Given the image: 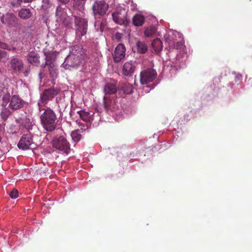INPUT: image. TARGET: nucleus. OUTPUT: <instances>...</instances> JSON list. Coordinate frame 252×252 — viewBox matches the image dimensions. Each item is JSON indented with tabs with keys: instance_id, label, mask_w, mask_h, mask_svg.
<instances>
[{
	"instance_id": "f257e3e1",
	"label": "nucleus",
	"mask_w": 252,
	"mask_h": 252,
	"mask_svg": "<svg viewBox=\"0 0 252 252\" xmlns=\"http://www.w3.org/2000/svg\"><path fill=\"white\" fill-rule=\"evenodd\" d=\"M55 133L56 135L52 141L53 147L63 153L68 154L70 151V145L66 140L64 132L62 129L58 128Z\"/></svg>"
},
{
	"instance_id": "f03ea898",
	"label": "nucleus",
	"mask_w": 252,
	"mask_h": 252,
	"mask_svg": "<svg viewBox=\"0 0 252 252\" xmlns=\"http://www.w3.org/2000/svg\"><path fill=\"white\" fill-rule=\"evenodd\" d=\"M8 69L12 74L19 75L23 73L25 77H28L31 72L30 66L25 67L24 63L20 58L14 57L7 64Z\"/></svg>"
},
{
	"instance_id": "7ed1b4c3",
	"label": "nucleus",
	"mask_w": 252,
	"mask_h": 252,
	"mask_svg": "<svg viewBox=\"0 0 252 252\" xmlns=\"http://www.w3.org/2000/svg\"><path fill=\"white\" fill-rule=\"evenodd\" d=\"M40 120L43 128L49 132L54 131L57 126V116L50 108H47L40 116Z\"/></svg>"
},
{
	"instance_id": "20e7f679",
	"label": "nucleus",
	"mask_w": 252,
	"mask_h": 252,
	"mask_svg": "<svg viewBox=\"0 0 252 252\" xmlns=\"http://www.w3.org/2000/svg\"><path fill=\"white\" fill-rule=\"evenodd\" d=\"M60 91V89L58 88H51L45 90L41 94L40 100L37 103L39 111H41V107L46 104L49 100H51Z\"/></svg>"
},
{
	"instance_id": "39448f33",
	"label": "nucleus",
	"mask_w": 252,
	"mask_h": 252,
	"mask_svg": "<svg viewBox=\"0 0 252 252\" xmlns=\"http://www.w3.org/2000/svg\"><path fill=\"white\" fill-rule=\"evenodd\" d=\"M76 36L79 38L85 35L88 30V21L79 16H74Z\"/></svg>"
},
{
	"instance_id": "423d86ee",
	"label": "nucleus",
	"mask_w": 252,
	"mask_h": 252,
	"mask_svg": "<svg viewBox=\"0 0 252 252\" xmlns=\"http://www.w3.org/2000/svg\"><path fill=\"white\" fill-rule=\"evenodd\" d=\"M127 10L122 7H118L116 11L112 14L113 19L114 22L119 25H127L129 21L127 18Z\"/></svg>"
},
{
	"instance_id": "0eeeda50",
	"label": "nucleus",
	"mask_w": 252,
	"mask_h": 252,
	"mask_svg": "<svg viewBox=\"0 0 252 252\" xmlns=\"http://www.w3.org/2000/svg\"><path fill=\"white\" fill-rule=\"evenodd\" d=\"M157 73L154 69L147 68L140 73V83L142 85L147 84L153 82L157 78Z\"/></svg>"
},
{
	"instance_id": "6e6552de",
	"label": "nucleus",
	"mask_w": 252,
	"mask_h": 252,
	"mask_svg": "<svg viewBox=\"0 0 252 252\" xmlns=\"http://www.w3.org/2000/svg\"><path fill=\"white\" fill-rule=\"evenodd\" d=\"M1 23L7 28L11 29L16 27L18 24V19L13 13H6L0 17Z\"/></svg>"
},
{
	"instance_id": "1a4fd4ad",
	"label": "nucleus",
	"mask_w": 252,
	"mask_h": 252,
	"mask_svg": "<svg viewBox=\"0 0 252 252\" xmlns=\"http://www.w3.org/2000/svg\"><path fill=\"white\" fill-rule=\"evenodd\" d=\"M108 4L103 0L96 1L93 5V9L94 16L105 15L108 9Z\"/></svg>"
},
{
	"instance_id": "9d476101",
	"label": "nucleus",
	"mask_w": 252,
	"mask_h": 252,
	"mask_svg": "<svg viewBox=\"0 0 252 252\" xmlns=\"http://www.w3.org/2000/svg\"><path fill=\"white\" fill-rule=\"evenodd\" d=\"M24 105V101L18 95H12L8 107L10 110L16 111L19 110Z\"/></svg>"
},
{
	"instance_id": "9b49d317",
	"label": "nucleus",
	"mask_w": 252,
	"mask_h": 252,
	"mask_svg": "<svg viewBox=\"0 0 252 252\" xmlns=\"http://www.w3.org/2000/svg\"><path fill=\"white\" fill-rule=\"evenodd\" d=\"M32 144L33 141L31 135L24 134L21 138L18 144V147L20 149L26 150L31 149Z\"/></svg>"
},
{
	"instance_id": "f8f14e48",
	"label": "nucleus",
	"mask_w": 252,
	"mask_h": 252,
	"mask_svg": "<svg viewBox=\"0 0 252 252\" xmlns=\"http://www.w3.org/2000/svg\"><path fill=\"white\" fill-rule=\"evenodd\" d=\"M103 105L107 112H116L118 109V105L114 99H111L108 96L103 97Z\"/></svg>"
},
{
	"instance_id": "ddd939ff",
	"label": "nucleus",
	"mask_w": 252,
	"mask_h": 252,
	"mask_svg": "<svg viewBox=\"0 0 252 252\" xmlns=\"http://www.w3.org/2000/svg\"><path fill=\"white\" fill-rule=\"evenodd\" d=\"M126 48L122 43L119 44L115 48L113 54L114 61L116 63L120 62L125 57Z\"/></svg>"
},
{
	"instance_id": "4468645a",
	"label": "nucleus",
	"mask_w": 252,
	"mask_h": 252,
	"mask_svg": "<svg viewBox=\"0 0 252 252\" xmlns=\"http://www.w3.org/2000/svg\"><path fill=\"white\" fill-rule=\"evenodd\" d=\"M82 62V58L79 56L69 55L66 58L63 63L64 65H68L71 67H75L79 65Z\"/></svg>"
},
{
	"instance_id": "2eb2a0df",
	"label": "nucleus",
	"mask_w": 252,
	"mask_h": 252,
	"mask_svg": "<svg viewBox=\"0 0 252 252\" xmlns=\"http://www.w3.org/2000/svg\"><path fill=\"white\" fill-rule=\"evenodd\" d=\"M135 69V66L131 62H126L123 66V72L126 76H130L134 72Z\"/></svg>"
},
{
	"instance_id": "dca6fc26",
	"label": "nucleus",
	"mask_w": 252,
	"mask_h": 252,
	"mask_svg": "<svg viewBox=\"0 0 252 252\" xmlns=\"http://www.w3.org/2000/svg\"><path fill=\"white\" fill-rule=\"evenodd\" d=\"M27 61L31 64L37 66L39 62V57L37 53L34 52H30L27 56Z\"/></svg>"
},
{
	"instance_id": "f3484780",
	"label": "nucleus",
	"mask_w": 252,
	"mask_h": 252,
	"mask_svg": "<svg viewBox=\"0 0 252 252\" xmlns=\"http://www.w3.org/2000/svg\"><path fill=\"white\" fill-rule=\"evenodd\" d=\"M118 89L115 83H107L104 86V91L106 94H113L117 92Z\"/></svg>"
},
{
	"instance_id": "a211bd4d",
	"label": "nucleus",
	"mask_w": 252,
	"mask_h": 252,
	"mask_svg": "<svg viewBox=\"0 0 252 252\" xmlns=\"http://www.w3.org/2000/svg\"><path fill=\"white\" fill-rule=\"evenodd\" d=\"M77 113L79 115L81 119L87 123L90 122L93 120V116L94 114V112H93L90 113L83 110L78 111Z\"/></svg>"
},
{
	"instance_id": "6ab92c4d",
	"label": "nucleus",
	"mask_w": 252,
	"mask_h": 252,
	"mask_svg": "<svg viewBox=\"0 0 252 252\" xmlns=\"http://www.w3.org/2000/svg\"><path fill=\"white\" fill-rule=\"evenodd\" d=\"M145 21V17L139 13H137L134 15L132 18V23L135 26L140 27L144 23Z\"/></svg>"
},
{
	"instance_id": "aec40b11",
	"label": "nucleus",
	"mask_w": 252,
	"mask_h": 252,
	"mask_svg": "<svg viewBox=\"0 0 252 252\" xmlns=\"http://www.w3.org/2000/svg\"><path fill=\"white\" fill-rule=\"evenodd\" d=\"M45 64L42 66L44 68L46 65H54L53 63L56 60V55L54 52L45 53Z\"/></svg>"
},
{
	"instance_id": "412c9836",
	"label": "nucleus",
	"mask_w": 252,
	"mask_h": 252,
	"mask_svg": "<svg viewBox=\"0 0 252 252\" xmlns=\"http://www.w3.org/2000/svg\"><path fill=\"white\" fill-rule=\"evenodd\" d=\"M10 94L7 92L0 95V106L5 107L10 103L11 98Z\"/></svg>"
},
{
	"instance_id": "4be33fe9",
	"label": "nucleus",
	"mask_w": 252,
	"mask_h": 252,
	"mask_svg": "<svg viewBox=\"0 0 252 252\" xmlns=\"http://www.w3.org/2000/svg\"><path fill=\"white\" fill-rule=\"evenodd\" d=\"M83 47L82 45H75L73 46L70 50V54L69 55L79 56L82 55Z\"/></svg>"
},
{
	"instance_id": "5701e85b",
	"label": "nucleus",
	"mask_w": 252,
	"mask_h": 252,
	"mask_svg": "<svg viewBox=\"0 0 252 252\" xmlns=\"http://www.w3.org/2000/svg\"><path fill=\"white\" fill-rule=\"evenodd\" d=\"M19 16L22 19H28L32 16V13L29 8H22L18 13Z\"/></svg>"
},
{
	"instance_id": "b1692460",
	"label": "nucleus",
	"mask_w": 252,
	"mask_h": 252,
	"mask_svg": "<svg viewBox=\"0 0 252 252\" xmlns=\"http://www.w3.org/2000/svg\"><path fill=\"white\" fill-rule=\"evenodd\" d=\"M152 45L154 50L157 52L160 51L162 48V41L159 38L154 39Z\"/></svg>"
},
{
	"instance_id": "393cba45",
	"label": "nucleus",
	"mask_w": 252,
	"mask_h": 252,
	"mask_svg": "<svg viewBox=\"0 0 252 252\" xmlns=\"http://www.w3.org/2000/svg\"><path fill=\"white\" fill-rule=\"evenodd\" d=\"M136 48L137 52L141 54H144L147 51L146 45L141 41H138L137 42Z\"/></svg>"
},
{
	"instance_id": "a878e982",
	"label": "nucleus",
	"mask_w": 252,
	"mask_h": 252,
	"mask_svg": "<svg viewBox=\"0 0 252 252\" xmlns=\"http://www.w3.org/2000/svg\"><path fill=\"white\" fill-rule=\"evenodd\" d=\"M34 0H13L10 4L13 7L18 8L21 6L22 3H31Z\"/></svg>"
},
{
	"instance_id": "bb28decb",
	"label": "nucleus",
	"mask_w": 252,
	"mask_h": 252,
	"mask_svg": "<svg viewBox=\"0 0 252 252\" xmlns=\"http://www.w3.org/2000/svg\"><path fill=\"white\" fill-rule=\"evenodd\" d=\"M133 86L129 83H124L121 86V89L126 94H131L133 92Z\"/></svg>"
},
{
	"instance_id": "cd10ccee",
	"label": "nucleus",
	"mask_w": 252,
	"mask_h": 252,
	"mask_svg": "<svg viewBox=\"0 0 252 252\" xmlns=\"http://www.w3.org/2000/svg\"><path fill=\"white\" fill-rule=\"evenodd\" d=\"M11 114V112L9 108L4 107L1 109L0 115L3 120L6 121Z\"/></svg>"
},
{
	"instance_id": "c85d7f7f",
	"label": "nucleus",
	"mask_w": 252,
	"mask_h": 252,
	"mask_svg": "<svg viewBox=\"0 0 252 252\" xmlns=\"http://www.w3.org/2000/svg\"><path fill=\"white\" fill-rule=\"evenodd\" d=\"M156 31V28L153 26L147 27L145 30L144 34L146 37H151L155 33Z\"/></svg>"
},
{
	"instance_id": "c756f323",
	"label": "nucleus",
	"mask_w": 252,
	"mask_h": 252,
	"mask_svg": "<svg viewBox=\"0 0 252 252\" xmlns=\"http://www.w3.org/2000/svg\"><path fill=\"white\" fill-rule=\"evenodd\" d=\"M49 66V72L50 76L52 78H56L58 76L57 69L54 65H50Z\"/></svg>"
},
{
	"instance_id": "7c9ffc66",
	"label": "nucleus",
	"mask_w": 252,
	"mask_h": 252,
	"mask_svg": "<svg viewBox=\"0 0 252 252\" xmlns=\"http://www.w3.org/2000/svg\"><path fill=\"white\" fill-rule=\"evenodd\" d=\"M71 136L75 142H78L81 139V135L80 134L78 130L72 131Z\"/></svg>"
},
{
	"instance_id": "2f4dec72",
	"label": "nucleus",
	"mask_w": 252,
	"mask_h": 252,
	"mask_svg": "<svg viewBox=\"0 0 252 252\" xmlns=\"http://www.w3.org/2000/svg\"><path fill=\"white\" fill-rule=\"evenodd\" d=\"M9 194L11 198L15 199L18 197L19 192L16 189H13Z\"/></svg>"
},
{
	"instance_id": "473e14b6",
	"label": "nucleus",
	"mask_w": 252,
	"mask_h": 252,
	"mask_svg": "<svg viewBox=\"0 0 252 252\" xmlns=\"http://www.w3.org/2000/svg\"><path fill=\"white\" fill-rule=\"evenodd\" d=\"M50 4L49 0H43L42 1V8L44 10H46Z\"/></svg>"
},
{
	"instance_id": "72a5a7b5",
	"label": "nucleus",
	"mask_w": 252,
	"mask_h": 252,
	"mask_svg": "<svg viewBox=\"0 0 252 252\" xmlns=\"http://www.w3.org/2000/svg\"><path fill=\"white\" fill-rule=\"evenodd\" d=\"M39 76L41 79L45 76L44 69H41L39 73Z\"/></svg>"
},
{
	"instance_id": "f704fd0d",
	"label": "nucleus",
	"mask_w": 252,
	"mask_h": 252,
	"mask_svg": "<svg viewBox=\"0 0 252 252\" xmlns=\"http://www.w3.org/2000/svg\"><path fill=\"white\" fill-rule=\"evenodd\" d=\"M59 2H61L62 3L66 4H67L69 1L70 0H58Z\"/></svg>"
},
{
	"instance_id": "c9c22d12",
	"label": "nucleus",
	"mask_w": 252,
	"mask_h": 252,
	"mask_svg": "<svg viewBox=\"0 0 252 252\" xmlns=\"http://www.w3.org/2000/svg\"><path fill=\"white\" fill-rule=\"evenodd\" d=\"M182 45V44L180 42H177L176 43V46H175V48L176 49H179L180 48V46Z\"/></svg>"
},
{
	"instance_id": "e433bc0d",
	"label": "nucleus",
	"mask_w": 252,
	"mask_h": 252,
	"mask_svg": "<svg viewBox=\"0 0 252 252\" xmlns=\"http://www.w3.org/2000/svg\"><path fill=\"white\" fill-rule=\"evenodd\" d=\"M4 53V51L0 49V60L1 59L2 57V54Z\"/></svg>"
},
{
	"instance_id": "4c0bfd02",
	"label": "nucleus",
	"mask_w": 252,
	"mask_h": 252,
	"mask_svg": "<svg viewBox=\"0 0 252 252\" xmlns=\"http://www.w3.org/2000/svg\"><path fill=\"white\" fill-rule=\"evenodd\" d=\"M59 8H60V7H59V6H58V7H57V13L58 12V10H59Z\"/></svg>"
},
{
	"instance_id": "58836bf2",
	"label": "nucleus",
	"mask_w": 252,
	"mask_h": 252,
	"mask_svg": "<svg viewBox=\"0 0 252 252\" xmlns=\"http://www.w3.org/2000/svg\"><path fill=\"white\" fill-rule=\"evenodd\" d=\"M57 100V103H59L58 99V98H57V100Z\"/></svg>"
}]
</instances>
